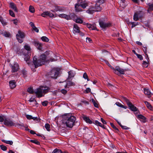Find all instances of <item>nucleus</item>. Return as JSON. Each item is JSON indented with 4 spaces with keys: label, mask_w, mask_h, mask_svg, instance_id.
I'll use <instances>...</instances> for the list:
<instances>
[{
    "label": "nucleus",
    "mask_w": 153,
    "mask_h": 153,
    "mask_svg": "<svg viewBox=\"0 0 153 153\" xmlns=\"http://www.w3.org/2000/svg\"><path fill=\"white\" fill-rule=\"evenodd\" d=\"M63 124H66L67 127L72 128L76 120V117L71 114H65L61 115Z\"/></svg>",
    "instance_id": "f257e3e1"
},
{
    "label": "nucleus",
    "mask_w": 153,
    "mask_h": 153,
    "mask_svg": "<svg viewBox=\"0 0 153 153\" xmlns=\"http://www.w3.org/2000/svg\"><path fill=\"white\" fill-rule=\"evenodd\" d=\"M46 56L45 54H42L38 59L37 56H34L33 58L32 65H34L35 68L41 66L46 61Z\"/></svg>",
    "instance_id": "f03ea898"
},
{
    "label": "nucleus",
    "mask_w": 153,
    "mask_h": 153,
    "mask_svg": "<svg viewBox=\"0 0 153 153\" xmlns=\"http://www.w3.org/2000/svg\"><path fill=\"white\" fill-rule=\"evenodd\" d=\"M24 48L27 51L24 52V55L25 56L24 59L27 64L30 65V53L29 52V51H30V47L27 45H25L24 46Z\"/></svg>",
    "instance_id": "7ed1b4c3"
},
{
    "label": "nucleus",
    "mask_w": 153,
    "mask_h": 153,
    "mask_svg": "<svg viewBox=\"0 0 153 153\" xmlns=\"http://www.w3.org/2000/svg\"><path fill=\"white\" fill-rule=\"evenodd\" d=\"M59 74V70L58 68H54L49 72L48 77L49 78L56 79Z\"/></svg>",
    "instance_id": "20e7f679"
},
{
    "label": "nucleus",
    "mask_w": 153,
    "mask_h": 153,
    "mask_svg": "<svg viewBox=\"0 0 153 153\" xmlns=\"http://www.w3.org/2000/svg\"><path fill=\"white\" fill-rule=\"evenodd\" d=\"M47 90L46 89H43L42 88H38L35 91V93L36 94V96L38 97H42L43 95V93L47 92Z\"/></svg>",
    "instance_id": "39448f33"
},
{
    "label": "nucleus",
    "mask_w": 153,
    "mask_h": 153,
    "mask_svg": "<svg viewBox=\"0 0 153 153\" xmlns=\"http://www.w3.org/2000/svg\"><path fill=\"white\" fill-rule=\"evenodd\" d=\"M16 38L18 42L21 43L23 41V39L25 37V34L24 32L19 30L18 32V34L16 35Z\"/></svg>",
    "instance_id": "423d86ee"
},
{
    "label": "nucleus",
    "mask_w": 153,
    "mask_h": 153,
    "mask_svg": "<svg viewBox=\"0 0 153 153\" xmlns=\"http://www.w3.org/2000/svg\"><path fill=\"white\" fill-rule=\"evenodd\" d=\"M127 70V69H122L119 66H116L115 67V69L114 72L118 76H120L121 74H125V71Z\"/></svg>",
    "instance_id": "0eeeda50"
},
{
    "label": "nucleus",
    "mask_w": 153,
    "mask_h": 153,
    "mask_svg": "<svg viewBox=\"0 0 153 153\" xmlns=\"http://www.w3.org/2000/svg\"><path fill=\"white\" fill-rule=\"evenodd\" d=\"M99 23L100 27L105 29L106 28L109 27L111 26V23H105L101 20H99Z\"/></svg>",
    "instance_id": "6e6552de"
},
{
    "label": "nucleus",
    "mask_w": 153,
    "mask_h": 153,
    "mask_svg": "<svg viewBox=\"0 0 153 153\" xmlns=\"http://www.w3.org/2000/svg\"><path fill=\"white\" fill-rule=\"evenodd\" d=\"M104 2V0H99L95 5V8L97 11H101L102 10L101 4Z\"/></svg>",
    "instance_id": "1a4fd4ad"
},
{
    "label": "nucleus",
    "mask_w": 153,
    "mask_h": 153,
    "mask_svg": "<svg viewBox=\"0 0 153 153\" xmlns=\"http://www.w3.org/2000/svg\"><path fill=\"white\" fill-rule=\"evenodd\" d=\"M4 123L6 126H11L14 125V123L10 120L8 119H5Z\"/></svg>",
    "instance_id": "9d476101"
},
{
    "label": "nucleus",
    "mask_w": 153,
    "mask_h": 153,
    "mask_svg": "<svg viewBox=\"0 0 153 153\" xmlns=\"http://www.w3.org/2000/svg\"><path fill=\"white\" fill-rule=\"evenodd\" d=\"M41 16L44 17H46L47 16H48L50 17H52L54 16V15L53 14L51 13L48 11H45L41 14Z\"/></svg>",
    "instance_id": "9b49d317"
},
{
    "label": "nucleus",
    "mask_w": 153,
    "mask_h": 153,
    "mask_svg": "<svg viewBox=\"0 0 153 153\" xmlns=\"http://www.w3.org/2000/svg\"><path fill=\"white\" fill-rule=\"evenodd\" d=\"M33 44L36 48L40 51L42 50V44L39 43L38 42L34 41L33 42Z\"/></svg>",
    "instance_id": "f8f14e48"
},
{
    "label": "nucleus",
    "mask_w": 153,
    "mask_h": 153,
    "mask_svg": "<svg viewBox=\"0 0 153 153\" xmlns=\"http://www.w3.org/2000/svg\"><path fill=\"white\" fill-rule=\"evenodd\" d=\"M11 66L12 69V72H16L19 69V65L17 63L14 64L13 66L12 65H11Z\"/></svg>",
    "instance_id": "ddd939ff"
},
{
    "label": "nucleus",
    "mask_w": 153,
    "mask_h": 153,
    "mask_svg": "<svg viewBox=\"0 0 153 153\" xmlns=\"http://www.w3.org/2000/svg\"><path fill=\"white\" fill-rule=\"evenodd\" d=\"M42 105H56V102L54 101L48 102L47 101H45L44 102H42Z\"/></svg>",
    "instance_id": "4468645a"
},
{
    "label": "nucleus",
    "mask_w": 153,
    "mask_h": 153,
    "mask_svg": "<svg viewBox=\"0 0 153 153\" xmlns=\"http://www.w3.org/2000/svg\"><path fill=\"white\" fill-rule=\"evenodd\" d=\"M10 5V7L13 10H14V11L16 12H18V10L17 8V7L16 5L13 2H10L9 4Z\"/></svg>",
    "instance_id": "2eb2a0df"
},
{
    "label": "nucleus",
    "mask_w": 153,
    "mask_h": 153,
    "mask_svg": "<svg viewBox=\"0 0 153 153\" xmlns=\"http://www.w3.org/2000/svg\"><path fill=\"white\" fill-rule=\"evenodd\" d=\"M9 83L11 89H13L16 87V82L15 80H13L10 81Z\"/></svg>",
    "instance_id": "dca6fc26"
},
{
    "label": "nucleus",
    "mask_w": 153,
    "mask_h": 153,
    "mask_svg": "<svg viewBox=\"0 0 153 153\" xmlns=\"http://www.w3.org/2000/svg\"><path fill=\"white\" fill-rule=\"evenodd\" d=\"M80 31L79 28L78 26L76 24H74L73 27V33H79Z\"/></svg>",
    "instance_id": "f3484780"
},
{
    "label": "nucleus",
    "mask_w": 153,
    "mask_h": 153,
    "mask_svg": "<svg viewBox=\"0 0 153 153\" xmlns=\"http://www.w3.org/2000/svg\"><path fill=\"white\" fill-rule=\"evenodd\" d=\"M95 11H97L95 8H95L91 7L86 10V12L89 14H92Z\"/></svg>",
    "instance_id": "a211bd4d"
},
{
    "label": "nucleus",
    "mask_w": 153,
    "mask_h": 153,
    "mask_svg": "<svg viewBox=\"0 0 153 153\" xmlns=\"http://www.w3.org/2000/svg\"><path fill=\"white\" fill-rule=\"evenodd\" d=\"M82 117L83 119L87 123L89 124H91L92 123V121L90 119L89 117L84 115Z\"/></svg>",
    "instance_id": "6ab92c4d"
},
{
    "label": "nucleus",
    "mask_w": 153,
    "mask_h": 153,
    "mask_svg": "<svg viewBox=\"0 0 153 153\" xmlns=\"http://www.w3.org/2000/svg\"><path fill=\"white\" fill-rule=\"evenodd\" d=\"M80 6L79 3H77L76 4L75 6V10L77 12L82 11V9L79 7Z\"/></svg>",
    "instance_id": "aec40b11"
},
{
    "label": "nucleus",
    "mask_w": 153,
    "mask_h": 153,
    "mask_svg": "<svg viewBox=\"0 0 153 153\" xmlns=\"http://www.w3.org/2000/svg\"><path fill=\"white\" fill-rule=\"evenodd\" d=\"M137 117L141 121H142L143 123L146 122V117L141 114H139L137 115Z\"/></svg>",
    "instance_id": "412c9836"
},
{
    "label": "nucleus",
    "mask_w": 153,
    "mask_h": 153,
    "mask_svg": "<svg viewBox=\"0 0 153 153\" xmlns=\"http://www.w3.org/2000/svg\"><path fill=\"white\" fill-rule=\"evenodd\" d=\"M144 90L145 94L148 95V97H150L152 95V93L150 92L149 89L145 88L144 89Z\"/></svg>",
    "instance_id": "4be33fe9"
},
{
    "label": "nucleus",
    "mask_w": 153,
    "mask_h": 153,
    "mask_svg": "<svg viewBox=\"0 0 153 153\" xmlns=\"http://www.w3.org/2000/svg\"><path fill=\"white\" fill-rule=\"evenodd\" d=\"M77 17L76 16L74 13H72L68 15V20L70 19L75 20Z\"/></svg>",
    "instance_id": "5701e85b"
},
{
    "label": "nucleus",
    "mask_w": 153,
    "mask_h": 153,
    "mask_svg": "<svg viewBox=\"0 0 153 153\" xmlns=\"http://www.w3.org/2000/svg\"><path fill=\"white\" fill-rule=\"evenodd\" d=\"M68 76L67 79H70L71 78L73 77L75 75L74 74V73L72 71H69L68 72Z\"/></svg>",
    "instance_id": "b1692460"
},
{
    "label": "nucleus",
    "mask_w": 153,
    "mask_h": 153,
    "mask_svg": "<svg viewBox=\"0 0 153 153\" xmlns=\"http://www.w3.org/2000/svg\"><path fill=\"white\" fill-rule=\"evenodd\" d=\"M58 16L61 18L66 19L67 20H68V15H66L64 14H62L59 15Z\"/></svg>",
    "instance_id": "393cba45"
},
{
    "label": "nucleus",
    "mask_w": 153,
    "mask_h": 153,
    "mask_svg": "<svg viewBox=\"0 0 153 153\" xmlns=\"http://www.w3.org/2000/svg\"><path fill=\"white\" fill-rule=\"evenodd\" d=\"M80 6L83 9H85L88 6V4L85 2H81L79 3Z\"/></svg>",
    "instance_id": "a878e982"
},
{
    "label": "nucleus",
    "mask_w": 153,
    "mask_h": 153,
    "mask_svg": "<svg viewBox=\"0 0 153 153\" xmlns=\"http://www.w3.org/2000/svg\"><path fill=\"white\" fill-rule=\"evenodd\" d=\"M129 107V108L131 111H137L139 112V111H137V108L135 106H128Z\"/></svg>",
    "instance_id": "bb28decb"
},
{
    "label": "nucleus",
    "mask_w": 153,
    "mask_h": 153,
    "mask_svg": "<svg viewBox=\"0 0 153 153\" xmlns=\"http://www.w3.org/2000/svg\"><path fill=\"white\" fill-rule=\"evenodd\" d=\"M123 99L126 102L127 105H134L132 104V103L126 97H123Z\"/></svg>",
    "instance_id": "cd10ccee"
},
{
    "label": "nucleus",
    "mask_w": 153,
    "mask_h": 153,
    "mask_svg": "<svg viewBox=\"0 0 153 153\" xmlns=\"http://www.w3.org/2000/svg\"><path fill=\"white\" fill-rule=\"evenodd\" d=\"M1 34H2L3 36L6 37H9L10 35L9 33L6 32H3L1 31Z\"/></svg>",
    "instance_id": "c85d7f7f"
},
{
    "label": "nucleus",
    "mask_w": 153,
    "mask_h": 153,
    "mask_svg": "<svg viewBox=\"0 0 153 153\" xmlns=\"http://www.w3.org/2000/svg\"><path fill=\"white\" fill-rule=\"evenodd\" d=\"M27 91L30 94H33L35 92V91H33V88L32 87L28 88L27 89Z\"/></svg>",
    "instance_id": "c756f323"
},
{
    "label": "nucleus",
    "mask_w": 153,
    "mask_h": 153,
    "mask_svg": "<svg viewBox=\"0 0 153 153\" xmlns=\"http://www.w3.org/2000/svg\"><path fill=\"white\" fill-rule=\"evenodd\" d=\"M75 85V83L71 82V81H68L66 83V86H74Z\"/></svg>",
    "instance_id": "7c9ffc66"
},
{
    "label": "nucleus",
    "mask_w": 153,
    "mask_h": 153,
    "mask_svg": "<svg viewBox=\"0 0 153 153\" xmlns=\"http://www.w3.org/2000/svg\"><path fill=\"white\" fill-rule=\"evenodd\" d=\"M75 22L78 23H82L83 20L80 18L76 17L75 19Z\"/></svg>",
    "instance_id": "2f4dec72"
},
{
    "label": "nucleus",
    "mask_w": 153,
    "mask_h": 153,
    "mask_svg": "<svg viewBox=\"0 0 153 153\" xmlns=\"http://www.w3.org/2000/svg\"><path fill=\"white\" fill-rule=\"evenodd\" d=\"M134 20V21H137L138 20V16L137 13V12L136 13H134V18H133Z\"/></svg>",
    "instance_id": "473e14b6"
},
{
    "label": "nucleus",
    "mask_w": 153,
    "mask_h": 153,
    "mask_svg": "<svg viewBox=\"0 0 153 153\" xmlns=\"http://www.w3.org/2000/svg\"><path fill=\"white\" fill-rule=\"evenodd\" d=\"M2 141L4 143L7 144H10V145H12L13 143V142L12 141H7L3 140H2Z\"/></svg>",
    "instance_id": "72a5a7b5"
},
{
    "label": "nucleus",
    "mask_w": 153,
    "mask_h": 153,
    "mask_svg": "<svg viewBox=\"0 0 153 153\" xmlns=\"http://www.w3.org/2000/svg\"><path fill=\"white\" fill-rule=\"evenodd\" d=\"M41 39L44 42H48L49 40V39L46 36H42L41 38Z\"/></svg>",
    "instance_id": "f704fd0d"
},
{
    "label": "nucleus",
    "mask_w": 153,
    "mask_h": 153,
    "mask_svg": "<svg viewBox=\"0 0 153 153\" xmlns=\"http://www.w3.org/2000/svg\"><path fill=\"white\" fill-rule=\"evenodd\" d=\"M111 126L116 130V132H118L119 130L112 123H110Z\"/></svg>",
    "instance_id": "c9c22d12"
},
{
    "label": "nucleus",
    "mask_w": 153,
    "mask_h": 153,
    "mask_svg": "<svg viewBox=\"0 0 153 153\" xmlns=\"http://www.w3.org/2000/svg\"><path fill=\"white\" fill-rule=\"evenodd\" d=\"M97 30L96 27V25L95 24H93L92 25H91V28L90 30Z\"/></svg>",
    "instance_id": "e433bc0d"
},
{
    "label": "nucleus",
    "mask_w": 153,
    "mask_h": 153,
    "mask_svg": "<svg viewBox=\"0 0 153 153\" xmlns=\"http://www.w3.org/2000/svg\"><path fill=\"white\" fill-rule=\"evenodd\" d=\"M83 77L85 79H87L88 81L90 80L88 78V76L87 75V74L86 73H84L83 74Z\"/></svg>",
    "instance_id": "4c0bfd02"
},
{
    "label": "nucleus",
    "mask_w": 153,
    "mask_h": 153,
    "mask_svg": "<svg viewBox=\"0 0 153 153\" xmlns=\"http://www.w3.org/2000/svg\"><path fill=\"white\" fill-rule=\"evenodd\" d=\"M53 153H62V151L60 149H56L53 150Z\"/></svg>",
    "instance_id": "58836bf2"
},
{
    "label": "nucleus",
    "mask_w": 153,
    "mask_h": 153,
    "mask_svg": "<svg viewBox=\"0 0 153 153\" xmlns=\"http://www.w3.org/2000/svg\"><path fill=\"white\" fill-rule=\"evenodd\" d=\"M29 10L30 12L33 13L35 11L34 8L32 6H30L29 7Z\"/></svg>",
    "instance_id": "ea45409f"
},
{
    "label": "nucleus",
    "mask_w": 153,
    "mask_h": 153,
    "mask_svg": "<svg viewBox=\"0 0 153 153\" xmlns=\"http://www.w3.org/2000/svg\"><path fill=\"white\" fill-rule=\"evenodd\" d=\"M45 127L48 131H50V126L48 123L45 124Z\"/></svg>",
    "instance_id": "a19ab883"
},
{
    "label": "nucleus",
    "mask_w": 153,
    "mask_h": 153,
    "mask_svg": "<svg viewBox=\"0 0 153 153\" xmlns=\"http://www.w3.org/2000/svg\"><path fill=\"white\" fill-rule=\"evenodd\" d=\"M29 101L30 102H34V104H35L36 105L40 104H39L36 102V101L35 100L34 98H30V100H29Z\"/></svg>",
    "instance_id": "79ce46f5"
},
{
    "label": "nucleus",
    "mask_w": 153,
    "mask_h": 153,
    "mask_svg": "<svg viewBox=\"0 0 153 153\" xmlns=\"http://www.w3.org/2000/svg\"><path fill=\"white\" fill-rule=\"evenodd\" d=\"M0 147L1 149L4 151H5L7 149V147L3 145H0Z\"/></svg>",
    "instance_id": "37998d69"
},
{
    "label": "nucleus",
    "mask_w": 153,
    "mask_h": 153,
    "mask_svg": "<svg viewBox=\"0 0 153 153\" xmlns=\"http://www.w3.org/2000/svg\"><path fill=\"white\" fill-rule=\"evenodd\" d=\"M9 12L10 15L12 17H14L15 16V15L13 11L10 10H9Z\"/></svg>",
    "instance_id": "c03bdc74"
},
{
    "label": "nucleus",
    "mask_w": 153,
    "mask_h": 153,
    "mask_svg": "<svg viewBox=\"0 0 153 153\" xmlns=\"http://www.w3.org/2000/svg\"><path fill=\"white\" fill-rule=\"evenodd\" d=\"M30 141L33 143H35L37 145H39L40 144V143L39 141H38L37 140H31Z\"/></svg>",
    "instance_id": "a18cd8bd"
},
{
    "label": "nucleus",
    "mask_w": 153,
    "mask_h": 153,
    "mask_svg": "<svg viewBox=\"0 0 153 153\" xmlns=\"http://www.w3.org/2000/svg\"><path fill=\"white\" fill-rule=\"evenodd\" d=\"M137 13L138 15V17L140 18H141L143 16V13L142 11H139L137 12Z\"/></svg>",
    "instance_id": "49530a36"
},
{
    "label": "nucleus",
    "mask_w": 153,
    "mask_h": 153,
    "mask_svg": "<svg viewBox=\"0 0 153 153\" xmlns=\"http://www.w3.org/2000/svg\"><path fill=\"white\" fill-rule=\"evenodd\" d=\"M54 10L56 11H60L61 10L60 7L58 6L55 7Z\"/></svg>",
    "instance_id": "de8ad7c7"
},
{
    "label": "nucleus",
    "mask_w": 153,
    "mask_h": 153,
    "mask_svg": "<svg viewBox=\"0 0 153 153\" xmlns=\"http://www.w3.org/2000/svg\"><path fill=\"white\" fill-rule=\"evenodd\" d=\"M143 67H147L148 66V63L146 61H143L142 64Z\"/></svg>",
    "instance_id": "09e8293b"
},
{
    "label": "nucleus",
    "mask_w": 153,
    "mask_h": 153,
    "mask_svg": "<svg viewBox=\"0 0 153 153\" xmlns=\"http://www.w3.org/2000/svg\"><path fill=\"white\" fill-rule=\"evenodd\" d=\"M148 5L150 10H153V4L149 3Z\"/></svg>",
    "instance_id": "8fccbe9b"
},
{
    "label": "nucleus",
    "mask_w": 153,
    "mask_h": 153,
    "mask_svg": "<svg viewBox=\"0 0 153 153\" xmlns=\"http://www.w3.org/2000/svg\"><path fill=\"white\" fill-rule=\"evenodd\" d=\"M136 56H137V58L140 59V60H141L143 59V57L141 55L137 54Z\"/></svg>",
    "instance_id": "3c124183"
},
{
    "label": "nucleus",
    "mask_w": 153,
    "mask_h": 153,
    "mask_svg": "<svg viewBox=\"0 0 153 153\" xmlns=\"http://www.w3.org/2000/svg\"><path fill=\"white\" fill-rule=\"evenodd\" d=\"M143 47L144 48V49H143V51L145 53V54L147 56V57L148 58V55H147V48L146 47ZM149 59V58H148Z\"/></svg>",
    "instance_id": "603ef678"
},
{
    "label": "nucleus",
    "mask_w": 153,
    "mask_h": 153,
    "mask_svg": "<svg viewBox=\"0 0 153 153\" xmlns=\"http://www.w3.org/2000/svg\"><path fill=\"white\" fill-rule=\"evenodd\" d=\"M5 119V118L4 116H1L0 115V122H3V121H4Z\"/></svg>",
    "instance_id": "864d4df0"
},
{
    "label": "nucleus",
    "mask_w": 153,
    "mask_h": 153,
    "mask_svg": "<svg viewBox=\"0 0 153 153\" xmlns=\"http://www.w3.org/2000/svg\"><path fill=\"white\" fill-rule=\"evenodd\" d=\"M132 25L131 28H133L134 27L136 26L137 25V22L136 23L135 22H132L131 23Z\"/></svg>",
    "instance_id": "5fc2aeb1"
},
{
    "label": "nucleus",
    "mask_w": 153,
    "mask_h": 153,
    "mask_svg": "<svg viewBox=\"0 0 153 153\" xmlns=\"http://www.w3.org/2000/svg\"><path fill=\"white\" fill-rule=\"evenodd\" d=\"M91 89L89 88H87L85 90V93H89L91 92Z\"/></svg>",
    "instance_id": "6e6d98bb"
},
{
    "label": "nucleus",
    "mask_w": 153,
    "mask_h": 153,
    "mask_svg": "<svg viewBox=\"0 0 153 153\" xmlns=\"http://www.w3.org/2000/svg\"><path fill=\"white\" fill-rule=\"evenodd\" d=\"M95 124L96 125L99 126H101V125L102 124L101 123H100V122H99V121H98L97 120L95 121Z\"/></svg>",
    "instance_id": "4d7b16f0"
},
{
    "label": "nucleus",
    "mask_w": 153,
    "mask_h": 153,
    "mask_svg": "<svg viewBox=\"0 0 153 153\" xmlns=\"http://www.w3.org/2000/svg\"><path fill=\"white\" fill-rule=\"evenodd\" d=\"M17 126L18 127L21 128L22 127H25V126L23 124H18Z\"/></svg>",
    "instance_id": "13d9d810"
},
{
    "label": "nucleus",
    "mask_w": 153,
    "mask_h": 153,
    "mask_svg": "<svg viewBox=\"0 0 153 153\" xmlns=\"http://www.w3.org/2000/svg\"><path fill=\"white\" fill-rule=\"evenodd\" d=\"M61 92L62 94H66L67 92V91L64 89H62V90H61Z\"/></svg>",
    "instance_id": "bf43d9fd"
},
{
    "label": "nucleus",
    "mask_w": 153,
    "mask_h": 153,
    "mask_svg": "<svg viewBox=\"0 0 153 153\" xmlns=\"http://www.w3.org/2000/svg\"><path fill=\"white\" fill-rule=\"evenodd\" d=\"M90 102H92L93 103V104L94 105H97V103L94 100L92 99V100H91V101Z\"/></svg>",
    "instance_id": "052dcab7"
},
{
    "label": "nucleus",
    "mask_w": 153,
    "mask_h": 153,
    "mask_svg": "<svg viewBox=\"0 0 153 153\" xmlns=\"http://www.w3.org/2000/svg\"><path fill=\"white\" fill-rule=\"evenodd\" d=\"M33 29L37 33H38L39 32V29L35 26L33 28Z\"/></svg>",
    "instance_id": "680f3d73"
},
{
    "label": "nucleus",
    "mask_w": 153,
    "mask_h": 153,
    "mask_svg": "<svg viewBox=\"0 0 153 153\" xmlns=\"http://www.w3.org/2000/svg\"><path fill=\"white\" fill-rule=\"evenodd\" d=\"M27 118L28 120L31 119L32 118V117L30 115H26Z\"/></svg>",
    "instance_id": "e2e57ef3"
},
{
    "label": "nucleus",
    "mask_w": 153,
    "mask_h": 153,
    "mask_svg": "<svg viewBox=\"0 0 153 153\" xmlns=\"http://www.w3.org/2000/svg\"><path fill=\"white\" fill-rule=\"evenodd\" d=\"M148 109L150 110H153V107L152 106H147Z\"/></svg>",
    "instance_id": "0e129e2a"
},
{
    "label": "nucleus",
    "mask_w": 153,
    "mask_h": 153,
    "mask_svg": "<svg viewBox=\"0 0 153 153\" xmlns=\"http://www.w3.org/2000/svg\"><path fill=\"white\" fill-rule=\"evenodd\" d=\"M1 23L3 25H6L7 24V23L6 22L4 21L3 20V19L2 20V21H1Z\"/></svg>",
    "instance_id": "69168bd1"
},
{
    "label": "nucleus",
    "mask_w": 153,
    "mask_h": 153,
    "mask_svg": "<svg viewBox=\"0 0 153 153\" xmlns=\"http://www.w3.org/2000/svg\"><path fill=\"white\" fill-rule=\"evenodd\" d=\"M13 23L15 25H17L18 23V20L17 19L13 20Z\"/></svg>",
    "instance_id": "338daca9"
},
{
    "label": "nucleus",
    "mask_w": 153,
    "mask_h": 153,
    "mask_svg": "<svg viewBox=\"0 0 153 153\" xmlns=\"http://www.w3.org/2000/svg\"><path fill=\"white\" fill-rule=\"evenodd\" d=\"M101 122L102 123L104 124H106V122L102 118H101Z\"/></svg>",
    "instance_id": "774afa93"
}]
</instances>
